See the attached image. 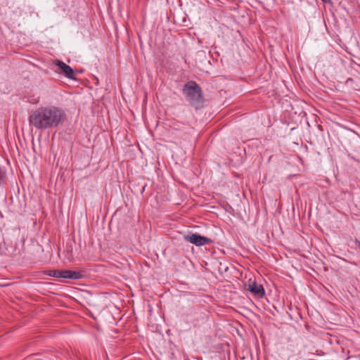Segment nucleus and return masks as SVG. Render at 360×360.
<instances>
[{
  "instance_id": "5",
  "label": "nucleus",
  "mask_w": 360,
  "mask_h": 360,
  "mask_svg": "<svg viewBox=\"0 0 360 360\" xmlns=\"http://www.w3.org/2000/svg\"><path fill=\"white\" fill-rule=\"evenodd\" d=\"M55 64L61 69L63 73L65 75V77H67L69 79H75L74 71L70 66L66 65L65 63L58 60H56L55 61Z\"/></svg>"
},
{
  "instance_id": "10",
  "label": "nucleus",
  "mask_w": 360,
  "mask_h": 360,
  "mask_svg": "<svg viewBox=\"0 0 360 360\" xmlns=\"http://www.w3.org/2000/svg\"><path fill=\"white\" fill-rule=\"evenodd\" d=\"M355 243L356 244L358 248L360 249V238L359 239H356L355 240Z\"/></svg>"
},
{
  "instance_id": "7",
  "label": "nucleus",
  "mask_w": 360,
  "mask_h": 360,
  "mask_svg": "<svg viewBox=\"0 0 360 360\" xmlns=\"http://www.w3.org/2000/svg\"><path fill=\"white\" fill-rule=\"evenodd\" d=\"M84 275L81 271H76L72 270L71 279L79 280L83 278Z\"/></svg>"
},
{
  "instance_id": "1",
  "label": "nucleus",
  "mask_w": 360,
  "mask_h": 360,
  "mask_svg": "<svg viewBox=\"0 0 360 360\" xmlns=\"http://www.w3.org/2000/svg\"><path fill=\"white\" fill-rule=\"evenodd\" d=\"M65 120L66 113L63 108L48 105L34 110L29 117V122L36 129L44 130L56 128L63 124Z\"/></svg>"
},
{
  "instance_id": "6",
  "label": "nucleus",
  "mask_w": 360,
  "mask_h": 360,
  "mask_svg": "<svg viewBox=\"0 0 360 360\" xmlns=\"http://www.w3.org/2000/svg\"><path fill=\"white\" fill-rule=\"evenodd\" d=\"M45 274L55 278H62V270H49L45 272Z\"/></svg>"
},
{
  "instance_id": "4",
  "label": "nucleus",
  "mask_w": 360,
  "mask_h": 360,
  "mask_svg": "<svg viewBox=\"0 0 360 360\" xmlns=\"http://www.w3.org/2000/svg\"><path fill=\"white\" fill-rule=\"evenodd\" d=\"M248 289L253 295L259 298L263 297L265 295V290L262 285L259 284L255 281L249 284Z\"/></svg>"
},
{
  "instance_id": "3",
  "label": "nucleus",
  "mask_w": 360,
  "mask_h": 360,
  "mask_svg": "<svg viewBox=\"0 0 360 360\" xmlns=\"http://www.w3.org/2000/svg\"><path fill=\"white\" fill-rule=\"evenodd\" d=\"M184 238L185 240L190 242L196 246H202L210 244L212 242V239L205 236H200L198 233L185 235Z\"/></svg>"
},
{
  "instance_id": "2",
  "label": "nucleus",
  "mask_w": 360,
  "mask_h": 360,
  "mask_svg": "<svg viewBox=\"0 0 360 360\" xmlns=\"http://www.w3.org/2000/svg\"><path fill=\"white\" fill-rule=\"evenodd\" d=\"M182 93L186 100L193 106L197 108L203 102L202 89L195 81L186 83L183 86Z\"/></svg>"
},
{
  "instance_id": "8",
  "label": "nucleus",
  "mask_w": 360,
  "mask_h": 360,
  "mask_svg": "<svg viewBox=\"0 0 360 360\" xmlns=\"http://www.w3.org/2000/svg\"><path fill=\"white\" fill-rule=\"evenodd\" d=\"M72 270H62V278L71 279Z\"/></svg>"
},
{
  "instance_id": "11",
  "label": "nucleus",
  "mask_w": 360,
  "mask_h": 360,
  "mask_svg": "<svg viewBox=\"0 0 360 360\" xmlns=\"http://www.w3.org/2000/svg\"><path fill=\"white\" fill-rule=\"evenodd\" d=\"M323 3L332 4L331 0H321Z\"/></svg>"
},
{
  "instance_id": "9",
  "label": "nucleus",
  "mask_w": 360,
  "mask_h": 360,
  "mask_svg": "<svg viewBox=\"0 0 360 360\" xmlns=\"http://www.w3.org/2000/svg\"><path fill=\"white\" fill-rule=\"evenodd\" d=\"M192 314L196 316V321H198L199 319H202V314L199 313L198 311L193 310L191 312Z\"/></svg>"
}]
</instances>
